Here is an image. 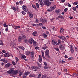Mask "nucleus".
Listing matches in <instances>:
<instances>
[{"label": "nucleus", "mask_w": 78, "mask_h": 78, "mask_svg": "<svg viewBox=\"0 0 78 78\" xmlns=\"http://www.w3.org/2000/svg\"><path fill=\"white\" fill-rule=\"evenodd\" d=\"M39 49V47H35V49H36V50H37V49Z\"/></svg>", "instance_id": "obj_62"}, {"label": "nucleus", "mask_w": 78, "mask_h": 78, "mask_svg": "<svg viewBox=\"0 0 78 78\" xmlns=\"http://www.w3.org/2000/svg\"><path fill=\"white\" fill-rule=\"evenodd\" d=\"M61 42V40H58V43L57 44V45H59V44H60Z\"/></svg>", "instance_id": "obj_34"}, {"label": "nucleus", "mask_w": 78, "mask_h": 78, "mask_svg": "<svg viewBox=\"0 0 78 78\" xmlns=\"http://www.w3.org/2000/svg\"><path fill=\"white\" fill-rule=\"evenodd\" d=\"M32 8H33L34 9H35V10H37V8H36V6H35V5L33 4L32 5Z\"/></svg>", "instance_id": "obj_15"}, {"label": "nucleus", "mask_w": 78, "mask_h": 78, "mask_svg": "<svg viewBox=\"0 0 78 78\" xmlns=\"http://www.w3.org/2000/svg\"><path fill=\"white\" fill-rule=\"evenodd\" d=\"M44 3L45 5H47V6H50L51 3V2H49V0H46L44 1Z\"/></svg>", "instance_id": "obj_1"}, {"label": "nucleus", "mask_w": 78, "mask_h": 78, "mask_svg": "<svg viewBox=\"0 0 78 78\" xmlns=\"http://www.w3.org/2000/svg\"><path fill=\"white\" fill-rule=\"evenodd\" d=\"M44 69H48V66H47V65H45L44 66Z\"/></svg>", "instance_id": "obj_31"}, {"label": "nucleus", "mask_w": 78, "mask_h": 78, "mask_svg": "<svg viewBox=\"0 0 78 78\" xmlns=\"http://www.w3.org/2000/svg\"><path fill=\"white\" fill-rule=\"evenodd\" d=\"M39 59H42V56L39 55Z\"/></svg>", "instance_id": "obj_51"}, {"label": "nucleus", "mask_w": 78, "mask_h": 78, "mask_svg": "<svg viewBox=\"0 0 78 78\" xmlns=\"http://www.w3.org/2000/svg\"><path fill=\"white\" fill-rule=\"evenodd\" d=\"M45 57L47 58H50V57L49 56V54L45 55Z\"/></svg>", "instance_id": "obj_28"}, {"label": "nucleus", "mask_w": 78, "mask_h": 78, "mask_svg": "<svg viewBox=\"0 0 78 78\" xmlns=\"http://www.w3.org/2000/svg\"><path fill=\"white\" fill-rule=\"evenodd\" d=\"M3 26H4V27H7V28H8V25H6L5 23H4L3 24Z\"/></svg>", "instance_id": "obj_33"}, {"label": "nucleus", "mask_w": 78, "mask_h": 78, "mask_svg": "<svg viewBox=\"0 0 78 78\" xmlns=\"http://www.w3.org/2000/svg\"><path fill=\"white\" fill-rule=\"evenodd\" d=\"M42 23H45V21H44V20H42Z\"/></svg>", "instance_id": "obj_61"}, {"label": "nucleus", "mask_w": 78, "mask_h": 78, "mask_svg": "<svg viewBox=\"0 0 78 78\" xmlns=\"http://www.w3.org/2000/svg\"><path fill=\"white\" fill-rule=\"evenodd\" d=\"M55 12H56V13H59L61 12V10L59 9H58V10H56Z\"/></svg>", "instance_id": "obj_26"}, {"label": "nucleus", "mask_w": 78, "mask_h": 78, "mask_svg": "<svg viewBox=\"0 0 78 78\" xmlns=\"http://www.w3.org/2000/svg\"><path fill=\"white\" fill-rule=\"evenodd\" d=\"M0 61H3V62H4V61H5V59H1L0 60Z\"/></svg>", "instance_id": "obj_60"}, {"label": "nucleus", "mask_w": 78, "mask_h": 78, "mask_svg": "<svg viewBox=\"0 0 78 78\" xmlns=\"http://www.w3.org/2000/svg\"><path fill=\"white\" fill-rule=\"evenodd\" d=\"M30 73V72L27 71L24 73V75L27 76V75H28Z\"/></svg>", "instance_id": "obj_16"}, {"label": "nucleus", "mask_w": 78, "mask_h": 78, "mask_svg": "<svg viewBox=\"0 0 78 78\" xmlns=\"http://www.w3.org/2000/svg\"><path fill=\"white\" fill-rule=\"evenodd\" d=\"M19 48H20V49H21V50H25V48H24V47H23L20 46Z\"/></svg>", "instance_id": "obj_30"}, {"label": "nucleus", "mask_w": 78, "mask_h": 78, "mask_svg": "<svg viewBox=\"0 0 78 78\" xmlns=\"http://www.w3.org/2000/svg\"><path fill=\"white\" fill-rule=\"evenodd\" d=\"M46 76H47V75H43L42 76L41 78H46Z\"/></svg>", "instance_id": "obj_35"}, {"label": "nucleus", "mask_w": 78, "mask_h": 78, "mask_svg": "<svg viewBox=\"0 0 78 78\" xmlns=\"http://www.w3.org/2000/svg\"><path fill=\"white\" fill-rule=\"evenodd\" d=\"M29 76L31 77H34V76H35V75L34 74L31 73L30 74Z\"/></svg>", "instance_id": "obj_25"}, {"label": "nucleus", "mask_w": 78, "mask_h": 78, "mask_svg": "<svg viewBox=\"0 0 78 78\" xmlns=\"http://www.w3.org/2000/svg\"><path fill=\"white\" fill-rule=\"evenodd\" d=\"M41 76H42V74H41V73H39V74H38L37 78H40V77H41Z\"/></svg>", "instance_id": "obj_41"}, {"label": "nucleus", "mask_w": 78, "mask_h": 78, "mask_svg": "<svg viewBox=\"0 0 78 78\" xmlns=\"http://www.w3.org/2000/svg\"><path fill=\"white\" fill-rule=\"evenodd\" d=\"M34 51H32L30 54V55L31 56V58H34Z\"/></svg>", "instance_id": "obj_13"}, {"label": "nucleus", "mask_w": 78, "mask_h": 78, "mask_svg": "<svg viewBox=\"0 0 78 78\" xmlns=\"http://www.w3.org/2000/svg\"><path fill=\"white\" fill-rule=\"evenodd\" d=\"M72 9L74 11H76V7H74L72 8Z\"/></svg>", "instance_id": "obj_40"}, {"label": "nucleus", "mask_w": 78, "mask_h": 78, "mask_svg": "<svg viewBox=\"0 0 78 78\" xmlns=\"http://www.w3.org/2000/svg\"><path fill=\"white\" fill-rule=\"evenodd\" d=\"M55 50H57V51H59V48H55Z\"/></svg>", "instance_id": "obj_52"}, {"label": "nucleus", "mask_w": 78, "mask_h": 78, "mask_svg": "<svg viewBox=\"0 0 78 78\" xmlns=\"http://www.w3.org/2000/svg\"><path fill=\"white\" fill-rule=\"evenodd\" d=\"M0 45H3V43L2 40H0Z\"/></svg>", "instance_id": "obj_38"}, {"label": "nucleus", "mask_w": 78, "mask_h": 78, "mask_svg": "<svg viewBox=\"0 0 78 78\" xmlns=\"http://www.w3.org/2000/svg\"><path fill=\"white\" fill-rule=\"evenodd\" d=\"M36 6L37 8L38 9L39 8V4H38V3H36Z\"/></svg>", "instance_id": "obj_32"}, {"label": "nucleus", "mask_w": 78, "mask_h": 78, "mask_svg": "<svg viewBox=\"0 0 78 78\" xmlns=\"http://www.w3.org/2000/svg\"><path fill=\"white\" fill-rule=\"evenodd\" d=\"M30 51H26V55H28L30 54Z\"/></svg>", "instance_id": "obj_24"}, {"label": "nucleus", "mask_w": 78, "mask_h": 78, "mask_svg": "<svg viewBox=\"0 0 78 78\" xmlns=\"http://www.w3.org/2000/svg\"><path fill=\"white\" fill-rule=\"evenodd\" d=\"M70 47L71 49H73V46L72 45H70Z\"/></svg>", "instance_id": "obj_47"}, {"label": "nucleus", "mask_w": 78, "mask_h": 78, "mask_svg": "<svg viewBox=\"0 0 78 78\" xmlns=\"http://www.w3.org/2000/svg\"><path fill=\"white\" fill-rule=\"evenodd\" d=\"M59 18L60 19H64V17L62 16H59Z\"/></svg>", "instance_id": "obj_29"}, {"label": "nucleus", "mask_w": 78, "mask_h": 78, "mask_svg": "<svg viewBox=\"0 0 78 78\" xmlns=\"http://www.w3.org/2000/svg\"><path fill=\"white\" fill-rule=\"evenodd\" d=\"M15 59H16V62H17L18 61H19V58L17 57H16L15 58Z\"/></svg>", "instance_id": "obj_45"}, {"label": "nucleus", "mask_w": 78, "mask_h": 78, "mask_svg": "<svg viewBox=\"0 0 78 78\" xmlns=\"http://www.w3.org/2000/svg\"><path fill=\"white\" fill-rule=\"evenodd\" d=\"M73 59V57H70L69 58H68V59L69 60H70L71 59Z\"/></svg>", "instance_id": "obj_53"}, {"label": "nucleus", "mask_w": 78, "mask_h": 78, "mask_svg": "<svg viewBox=\"0 0 78 78\" xmlns=\"http://www.w3.org/2000/svg\"><path fill=\"white\" fill-rule=\"evenodd\" d=\"M23 78H27V76H23Z\"/></svg>", "instance_id": "obj_64"}, {"label": "nucleus", "mask_w": 78, "mask_h": 78, "mask_svg": "<svg viewBox=\"0 0 78 78\" xmlns=\"http://www.w3.org/2000/svg\"><path fill=\"white\" fill-rule=\"evenodd\" d=\"M22 59H23L24 58H26V56L24 55H22V56L21 57Z\"/></svg>", "instance_id": "obj_39"}, {"label": "nucleus", "mask_w": 78, "mask_h": 78, "mask_svg": "<svg viewBox=\"0 0 78 78\" xmlns=\"http://www.w3.org/2000/svg\"><path fill=\"white\" fill-rule=\"evenodd\" d=\"M58 37L60 39H62V40H63L64 41H67V40L66 39V38L64 36H58Z\"/></svg>", "instance_id": "obj_2"}, {"label": "nucleus", "mask_w": 78, "mask_h": 78, "mask_svg": "<svg viewBox=\"0 0 78 78\" xmlns=\"http://www.w3.org/2000/svg\"><path fill=\"white\" fill-rule=\"evenodd\" d=\"M18 73H19V71H18V70H13L12 74L13 75H17Z\"/></svg>", "instance_id": "obj_6"}, {"label": "nucleus", "mask_w": 78, "mask_h": 78, "mask_svg": "<svg viewBox=\"0 0 78 78\" xmlns=\"http://www.w3.org/2000/svg\"><path fill=\"white\" fill-rule=\"evenodd\" d=\"M67 11H68V9L67 8H65L64 9V11L65 12H67Z\"/></svg>", "instance_id": "obj_46"}, {"label": "nucleus", "mask_w": 78, "mask_h": 78, "mask_svg": "<svg viewBox=\"0 0 78 78\" xmlns=\"http://www.w3.org/2000/svg\"><path fill=\"white\" fill-rule=\"evenodd\" d=\"M23 11H24L26 12L28 11V9L27 8V6L25 5L23 6Z\"/></svg>", "instance_id": "obj_4"}, {"label": "nucleus", "mask_w": 78, "mask_h": 78, "mask_svg": "<svg viewBox=\"0 0 78 78\" xmlns=\"http://www.w3.org/2000/svg\"><path fill=\"white\" fill-rule=\"evenodd\" d=\"M31 68L33 69H35L34 70V71H35V72H36V71H37V69H40L39 67L36 66H32Z\"/></svg>", "instance_id": "obj_3"}, {"label": "nucleus", "mask_w": 78, "mask_h": 78, "mask_svg": "<svg viewBox=\"0 0 78 78\" xmlns=\"http://www.w3.org/2000/svg\"><path fill=\"white\" fill-rule=\"evenodd\" d=\"M60 31L61 33L63 34V33H64V28H60Z\"/></svg>", "instance_id": "obj_19"}, {"label": "nucleus", "mask_w": 78, "mask_h": 78, "mask_svg": "<svg viewBox=\"0 0 78 78\" xmlns=\"http://www.w3.org/2000/svg\"><path fill=\"white\" fill-rule=\"evenodd\" d=\"M4 56L5 57H9L11 56V54H8V53H6L4 54Z\"/></svg>", "instance_id": "obj_11"}, {"label": "nucleus", "mask_w": 78, "mask_h": 78, "mask_svg": "<svg viewBox=\"0 0 78 78\" xmlns=\"http://www.w3.org/2000/svg\"><path fill=\"white\" fill-rule=\"evenodd\" d=\"M42 55L43 58H45V56H44V52H42Z\"/></svg>", "instance_id": "obj_37"}, {"label": "nucleus", "mask_w": 78, "mask_h": 78, "mask_svg": "<svg viewBox=\"0 0 78 78\" xmlns=\"http://www.w3.org/2000/svg\"><path fill=\"white\" fill-rule=\"evenodd\" d=\"M45 55H49V50L47 49L45 52Z\"/></svg>", "instance_id": "obj_18"}, {"label": "nucleus", "mask_w": 78, "mask_h": 78, "mask_svg": "<svg viewBox=\"0 0 78 78\" xmlns=\"http://www.w3.org/2000/svg\"><path fill=\"white\" fill-rule=\"evenodd\" d=\"M12 9L14 10V11H17V8L14 7H12Z\"/></svg>", "instance_id": "obj_36"}, {"label": "nucleus", "mask_w": 78, "mask_h": 78, "mask_svg": "<svg viewBox=\"0 0 78 78\" xmlns=\"http://www.w3.org/2000/svg\"><path fill=\"white\" fill-rule=\"evenodd\" d=\"M12 64L13 65H16V62L14 61L12 62Z\"/></svg>", "instance_id": "obj_56"}, {"label": "nucleus", "mask_w": 78, "mask_h": 78, "mask_svg": "<svg viewBox=\"0 0 78 78\" xmlns=\"http://www.w3.org/2000/svg\"><path fill=\"white\" fill-rule=\"evenodd\" d=\"M13 72V70L12 69H11L9 71H8L7 72V73H8V74H12V75L11 74L12 76V73Z\"/></svg>", "instance_id": "obj_5"}, {"label": "nucleus", "mask_w": 78, "mask_h": 78, "mask_svg": "<svg viewBox=\"0 0 78 78\" xmlns=\"http://www.w3.org/2000/svg\"><path fill=\"white\" fill-rule=\"evenodd\" d=\"M43 37L45 39H46L47 37V34L46 33H43Z\"/></svg>", "instance_id": "obj_10"}, {"label": "nucleus", "mask_w": 78, "mask_h": 78, "mask_svg": "<svg viewBox=\"0 0 78 78\" xmlns=\"http://www.w3.org/2000/svg\"><path fill=\"white\" fill-rule=\"evenodd\" d=\"M33 44L34 45V46H36L37 45V44H36V42L34 41V40L33 41Z\"/></svg>", "instance_id": "obj_21"}, {"label": "nucleus", "mask_w": 78, "mask_h": 78, "mask_svg": "<svg viewBox=\"0 0 78 78\" xmlns=\"http://www.w3.org/2000/svg\"><path fill=\"white\" fill-rule=\"evenodd\" d=\"M71 53H74V50H73V49H71Z\"/></svg>", "instance_id": "obj_50"}, {"label": "nucleus", "mask_w": 78, "mask_h": 78, "mask_svg": "<svg viewBox=\"0 0 78 78\" xmlns=\"http://www.w3.org/2000/svg\"><path fill=\"white\" fill-rule=\"evenodd\" d=\"M23 2L22 1H20V5H22V4H23Z\"/></svg>", "instance_id": "obj_44"}, {"label": "nucleus", "mask_w": 78, "mask_h": 78, "mask_svg": "<svg viewBox=\"0 0 78 78\" xmlns=\"http://www.w3.org/2000/svg\"><path fill=\"white\" fill-rule=\"evenodd\" d=\"M3 62H5V63H7V62H8V61H6L5 59H4V61Z\"/></svg>", "instance_id": "obj_58"}, {"label": "nucleus", "mask_w": 78, "mask_h": 78, "mask_svg": "<svg viewBox=\"0 0 78 78\" xmlns=\"http://www.w3.org/2000/svg\"><path fill=\"white\" fill-rule=\"evenodd\" d=\"M74 5H78V3H77V2H75L74 3H73Z\"/></svg>", "instance_id": "obj_55"}, {"label": "nucleus", "mask_w": 78, "mask_h": 78, "mask_svg": "<svg viewBox=\"0 0 78 78\" xmlns=\"http://www.w3.org/2000/svg\"><path fill=\"white\" fill-rule=\"evenodd\" d=\"M22 37L23 39H25V38H26V36L25 35H23L22 36Z\"/></svg>", "instance_id": "obj_54"}, {"label": "nucleus", "mask_w": 78, "mask_h": 78, "mask_svg": "<svg viewBox=\"0 0 78 78\" xmlns=\"http://www.w3.org/2000/svg\"><path fill=\"white\" fill-rule=\"evenodd\" d=\"M2 53H5L6 52V51L4 50H3L2 51Z\"/></svg>", "instance_id": "obj_59"}, {"label": "nucleus", "mask_w": 78, "mask_h": 78, "mask_svg": "<svg viewBox=\"0 0 78 78\" xmlns=\"http://www.w3.org/2000/svg\"><path fill=\"white\" fill-rule=\"evenodd\" d=\"M24 41L26 43H27V42H28V40L27 39H24Z\"/></svg>", "instance_id": "obj_43"}, {"label": "nucleus", "mask_w": 78, "mask_h": 78, "mask_svg": "<svg viewBox=\"0 0 78 78\" xmlns=\"http://www.w3.org/2000/svg\"><path fill=\"white\" fill-rule=\"evenodd\" d=\"M39 61L40 63H41L42 62V59H39Z\"/></svg>", "instance_id": "obj_63"}, {"label": "nucleus", "mask_w": 78, "mask_h": 78, "mask_svg": "<svg viewBox=\"0 0 78 78\" xmlns=\"http://www.w3.org/2000/svg\"><path fill=\"white\" fill-rule=\"evenodd\" d=\"M59 48L60 50H64V47L62 44H60V45H59Z\"/></svg>", "instance_id": "obj_7"}, {"label": "nucleus", "mask_w": 78, "mask_h": 78, "mask_svg": "<svg viewBox=\"0 0 78 78\" xmlns=\"http://www.w3.org/2000/svg\"><path fill=\"white\" fill-rule=\"evenodd\" d=\"M37 33V31H35L33 32L32 35L33 36H37V35H36Z\"/></svg>", "instance_id": "obj_12"}, {"label": "nucleus", "mask_w": 78, "mask_h": 78, "mask_svg": "<svg viewBox=\"0 0 78 78\" xmlns=\"http://www.w3.org/2000/svg\"><path fill=\"white\" fill-rule=\"evenodd\" d=\"M34 41V39L33 38H31V39H29L28 40V41L29 42L30 44H32V42H33Z\"/></svg>", "instance_id": "obj_9"}, {"label": "nucleus", "mask_w": 78, "mask_h": 78, "mask_svg": "<svg viewBox=\"0 0 78 78\" xmlns=\"http://www.w3.org/2000/svg\"><path fill=\"white\" fill-rule=\"evenodd\" d=\"M37 65H38V66L39 67H41V64L38 63H37Z\"/></svg>", "instance_id": "obj_49"}, {"label": "nucleus", "mask_w": 78, "mask_h": 78, "mask_svg": "<svg viewBox=\"0 0 78 78\" xmlns=\"http://www.w3.org/2000/svg\"><path fill=\"white\" fill-rule=\"evenodd\" d=\"M50 8H51L52 10H54V9H55L56 8V5H54L53 7L51 6Z\"/></svg>", "instance_id": "obj_20"}, {"label": "nucleus", "mask_w": 78, "mask_h": 78, "mask_svg": "<svg viewBox=\"0 0 78 78\" xmlns=\"http://www.w3.org/2000/svg\"><path fill=\"white\" fill-rule=\"evenodd\" d=\"M52 44L53 45H56V44L58 43V42H57V41H56L55 40H52Z\"/></svg>", "instance_id": "obj_8"}, {"label": "nucleus", "mask_w": 78, "mask_h": 78, "mask_svg": "<svg viewBox=\"0 0 78 78\" xmlns=\"http://www.w3.org/2000/svg\"><path fill=\"white\" fill-rule=\"evenodd\" d=\"M22 13L23 15H25V14H26V13L24 11H22Z\"/></svg>", "instance_id": "obj_42"}, {"label": "nucleus", "mask_w": 78, "mask_h": 78, "mask_svg": "<svg viewBox=\"0 0 78 78\" xmlns=\"http://www.w3.org/2000/svg\"><path fill=\"white\" fill-rule=\"evenodd\" d=\"M29 15H30V18H31V19L33 18V13H30V14H29Z\"/></svg>", "instance_id": "obj_27"}, {"label": "nucleus", "mask_w": 78, "mask_h": 78, "mask_svg": "<svg viewBox=\"0 0 78 78\" xmlns=\"http://www.w3.org/2000/svg\"><path fill=\"white\" fill-rule=\"evenodd\" d=\"M9 67H10V64L9 63H8L5 65V67L6 68H8Z\"/></svg>", "instance_id": "obj_17"}, {"label": "nucleus", "mask_w": 78, "mask_h": 78, "mask_svg": "<svg viewBox=\"0 0 78 78\" xmlns=\"http://www.w3.org/2000/svg\"><path fill=\"white\" fill-rule=\"evenodd\" d=\"M52 11V10L51 9H49L47 10V11L48 12H50Z\"/></svg>", "instance_id": "obj_48"}, {"label": "nucleus", "mask_w": 78, "mask_h": 78, "mask_svg": "<svg viewBox=\"0 0 78 78\" xmlns=\"http://www.w3.org/2000/svg\"><path fill=\"white\" fill-rule=\"evenodd\" d=\"M18 41L19 42H21V41H22V37L21 36H20L19 37Z\"/></svg>", "instance_id": "obj_22"}, {"label": "nucleus", "mask_w": 78, "mask_h": 78, "mask_svg": "<svg viewBox=\"0 0 78 78\" xmlns=\"http://www.w3.org/2000/svg\"><path fill=\"white\" fill-rule=\"evenodd\" d=\"M22 73L20 72L19 74V76H22Z\"/></svg>", "instance_id": "obj_57"}, {"label": "nucleus", "mask_w": 78, "mask_h": 78, "mask_svg": "<svg viewBox=\"0 0 78 78\" xmlns=\"http://www.w3.org/2000/svg\"><path fill=\"white\" fill-rule=\"evenodd\" d=\"M42 49L43 50H45L47 49V46L46 45H44L43 47H42Z\"/></svg>", "instance_id": "obj_23"}, {"label": "nucleus", "mask_w": 78, "mask_h": 78, "mask_svg": "<svg viewBox=\"0 0 78 78\" xmlns=\"http://www.w3.org/2000/svg\"><path fill=\"white\" fill-rule=\"evenodd\" d=\"M13 28L14 29H18V28H20V26H14Z\"/></svg>", "instance_id": "obj_14"}]
</instances>
